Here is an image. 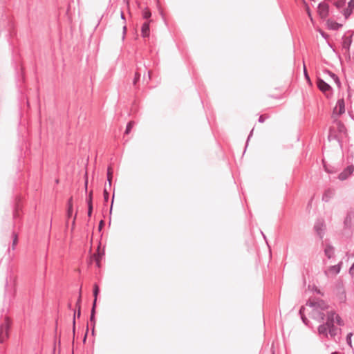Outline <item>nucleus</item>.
Instances as JSON below:
<instances>
[{
    "label": "nucleus",
    "mask_w": 354,
    "mask_h": 354,
    "mask_svg": "<svg viewBox=\"0 0 354 354\" xmlns=\"http://www.w3.org/2000/svg\"><path fill=\"white\" fill-rule=\"evenodd\" d=\"M306 305L313 308L315 311H317V318L319 322H324L325 319V314L319 310H324L328 308L329 306L325 301L320 299H317L316 301L309 299L307 301Z\"/></svg>",
    "instance_id": "1"
},
{
    "label": "nucleus",
    "mask_w": 354,
    "mask_h": 354,
    "mask_svg": "<svg viewBox=\"0 0 354 354\" xmlns=\"http://www.w3.org/2000/svg\"><path fill=\"white\" fill-rule=\"evenodd\" d=\"M91 246L90 245V265L92 263L93 259H94L96 266L100 267V261L104 255V245H97L96 253L94 254L93 257L91 255Z\"/></svg>",
    "instance_id": "2"
},
{
    "label": "nucleus",
    "mask_w": 354,
    "mask_h": 354,
    "mask_svg": "<svg viewBox=\"0 0 354 354\" xmlns=\"http://www.w3.org/2000/svg\"><path fill=\"white\" fill-rule=\"evenodd\" d=\"M343 225L344 230L351 231L354 227V208H350L347 211Z\"/></svg>",
    "instance_id": "3"
},
{
    "label": "nucleus",
    "mask_w": 354,
    "mask_h": 354,
    "mask_svg": "<svg viewBox=\"0 0 354 354\" xmlns=\"http://www.w3.org/2000/svg\"><path fill=\"white\" fill-rule=\"evenodd\" d=\"M314 230L317 236L322 239L326 232V225L323 218H318L314 225Z\"/></svg>",
    "instance_id": "4"
},
{
    "label": "nucleus",
    "mask_w": 354,
    "mask_h": 354,
    "mask_svg": "<svg viewBox=\"0 0 354 354\" xmlns=\"http://www.w3.org/2000/svg\"><path fill=\"white\" fill-rule=\"evenodd\" d=\"M317 12L322 20H326L330 14L329 5L326 2H321L318 4Z\"/></svg>",
    "instance_id": "5"
},
{
    "label": "nucleus",
    "mask_w": 354,
    "mask_h": 354,
    "mask_svg": "<svg viewBox=\"0 0 354 354\" xmlns=\"http://www.w3.org/2000/svg\"><path fill=\"white\" fill-rule=\"evenodd\" d=\"M99 293H100V288L97 283H95L93 286V295L94 297V299L93 301V306H92L91 312V315H90V322L93 323V325L95 324L94 314L95 313L97 298V295Z\"/></svg>",
    "instance_id": "6"
},
{
    "label": "nucleus",
    "mask_w": 354,
    "mask_h": 354,
    "mask_svg": "<svg viewBox=\"0 0 354 354\" xmlns=\"http://www.w3.org/2000/svg\"><path fill=\"white\" fill-rule=\"evenodd\" d=\"M73 199H72V198H71L68 202V209H67V213H66V227H68L69 221L71 218H72L71 230H73L74 227L75 219H76V214L74 216H73Z\"/></svg>",
    "instance_id": "7"
},
{
    "label": "nucleus",
    "mask_w": 354,
    "mask_h": 354,
    "mask_svg": "<svg viewBox=\"0 0 354 354\" xmlns=\"http://www.w3.org/2000/svg\"><path fill=\"white\" fill-rule=\"evenodd\" d=\"M353 34H351L350 36H346L344 35L342 37V49L344 50V55H347L350 57V47L353 42Z\"/></svg>",
    "instance_id": "8"
},
{
    "label": "nucleus",
    "mask_w": 354,
    "mask_h": 354,
    "mask_svg": "<svg viewBox=\"0 0 354 354\" xmlns=\"http://www.w3.org/2000/svg\"><path fill=\"white\" fill-rule=\"evenodd\" d=\"M337 296L341 302H345L346 300V291L342 282H338L335 286Z\"/></svg>",
    "instance_id": "9"
},
{
    "label": "nucleus",
    "mask_w": 354,
    "mask_h": 354,
    "mask_svg": "<svg viewBox=\"0 0 354 354\" xmlns=\"http://www.w3.org/2000/svg\"><path fill=\"white\" fill-rule=\"evenodd\" d=\"M317 85L318 88L325 94L326 92L332 91V87L320 77L317 79Z\"/></svg>",
    "instance_id": "10"
},
{
    "label": "nucleus",
    "mask_w": 354,
    "mask_h": 354,
    "mask_svg": "<svg viewBox=\"0 0 354 354\" xmlns=\"http://www.w3.org/2000/svg\"><path fill=\"white\" fill-rule=\"evenodd\" d=\"M354 171V166L353 165L347 166L338 176L340 180H344L348 178Z\"/></svg>",
    "instance_id": "11"
},
{
    "label": "nucleus",
    "mask_w": 354,
    "mask_h": 354,
    "mask_svg": "<svg viewBox=\"0 0 354 354\" xmlns=\"http://www.w3.org/2000/svg\"><path fill=\"white\" fill-rule=\"evenodd\" d=\"M152 20L149 19V21H145L142 27H141V35L143 38L149 37L150 33V23Z\"/></svg>",
    "instance_id": "12"
},
{
    "label": "nucleus",
    "mask_w": 354,
    "mask_h": 354,
    "mask_svg": "<svg viewBox=\"0 0 354 354\" xmlns=\"http://www.w3.org/2000/svg\"><path fill=\"white\" fill-rule=\"evenodd\" d=\"M326 26L329 30H337L342 27V24H339L331 19H326Z\"/></svg>",
    "instance_id": "13"
},
{
    "label": "nucleus",
    "mask_w": 354,
    "mask_h": 354,
    "mask_svg": "<svg viewBox=\"0 0 354 354\" xmlns=\"http://www.w3.org/2000/svg\"><path fill=\"white\" fill-rule=\"evenodd\" d=\"M338 109L337 115H341L345 112V102L343 98L339 99L337 102V105L334 109V112Z\"/></svg>",
    "instance_id": "14"
},
{
    "label": "nucleus",
    "mask_w": 354,
    "mask_h": 354,
    "mask_svg": "<svg viewBox=\"0 0 354 354\" xmlns=\"http://www.w3.org/2000/svg\"><path fill=\"white\" fill-rule=\"evenodd\" d=\"M8 337V325L5 324L0 328V342H3Z\"/></svg>",
    "instance_id": "15"
},
{
    "label": "nucleus",
    "mask_w": 354,
    "mask_h": 354,
    "mask_svg": "<svg viewBox=\"0 0 354 354\" xmlns=\"http://www.w3.org/2000/svg\"><path fill=\"white\" fill-rule=\"evenodd\" d=\"M323 72H324V73L328 75L334 80V82L337 84V87L340 88L341 82L339 80V78L338 77V76L336 74H335L334 73H333L332 71H330L328 69H324L323 71Z\"/></svg>",
    "instance_id": "16"
},
{
    "label": "nucleus",
    "mask_w": 354,
    "mask_h": 354,
    "mask_svg": "<svg viewBox=\"0 0 354 354\" xmlns=\"http://www.w3.org/2000/svg\"><path fill=\"white\" fill-rule=\"evenodd\" d=\"M335 318V313L334 311H330L327 313V319L326 322V324L327 327L333 326L334 325Z\"/></svg>",
    "instance_id": "17"
},
{
    "label": "nucleus",
    "mask_w": 354,
    "mask_h": 354,
    "mask_svg": "<svg viewBox=\"0 0 354 354\" xmlns=\"http://www.w3.org/2000/svg\"><path fill=\"white\" fill-rule=\"evenodd\" d=\"M324 254L328 259H331L335 256V248L331 245H327L324 249Z\"/></svg>",
    "instance_id": "18"
},
{
    "label": "nucleus",
    "mask_w": 354,
    "mask_h": 354,
    "mask_svg": "<svg viewBox=\"0 0 354 354\" xmlns=\"http://www.w3.org/2000/svg\"><path fill=\"white\" fill-rule=\"evenodd\" d=\"M333 190L328 189L326 190L325 192L324 193L322 196V201H324V202H328L330 200V198L333 197Z\"/></svg>",
    "instance_id": "19"
},
{
    "label": "nucleus",
    "mask_w": 354,
    "mask_h": 354,
    "mask_svg": "<svg viewBox=\"0 0 354 354\" xmlns=\"http://www.w3.org/2000/svg\"><path fill=\"white\" fill-rule=\"evenodd\" d=\"M328 328L326 324H320L318 327V332L320 335H323L325 337L328 336Z\"/></svg>",
    "instance_id": "20"
},
{
    "label": "nucleus",
    "mask_w": 354,
    "mask_h": 354,
    "mask_svg": "<svg viewBox=\"0 0 354 354\" xmlns=\"http://www.w3.org/2000/svg\"><path fill=\"white\" fill-rule=\"evenodd\" d=\"M342 265V261H340L338 264L330 266L329 268V271L337 274L340 272Z\"/></svg>",
    "instance_id": "21"
},
{
    "label": "nucleus",
    "mask_w": 354,
    "mask_h": 354,
    "mask_svg": "<svg viewBox=\"0 0 354 354\" xmlns=\"http://www.w3.org/2000/svg\"><path fill=\"white\" fill-rule=\"evenodd\" d=\"M142 16L143 19L149 21L148 19H149V18L151 16V12L150 10L148 8H144L142 11Z\"/></svg>",
    "instance_id": "22"
},
{
    "label": "nucleus",
    "mask_w": 354,
    "mask_h": 354,
    "mask_svg": "<svg viewBox=\"0 0 354 354\" xmlns=\"http://www.w3.org/2000/svg\"><path fill=\"white\" fill-rule=\"evenodd\" d=\"M328 333L331 337H335L337 334V331L340 329L337 327H335V326L328 327Z\"/></svg>",
    "instance_id": "23"
},
{
    "label": "nucleus",
    "mask_w": 354,
    "mask_h": 354,
    "mask_svg": "<svg viewBox=\"0 0 354 354\" xmlns=\"http://www.w3.org/2000/svg\"><path fill=\"white\" fill-rule=\"evenodd\" d=\"M333 4L337 8L340 9L343 8L345 6V1L344 0H334Z\"/></svg>",
    "instance_id": "24"
},
{
    "label": "nucleus",
    "mask_w": 354,
    "mask_h": 354,
    "mask_svg": "<svg viewBox=\"0 0 354 354\" xmlns=\"http://www.w3.org/2000/svg\"><path fill=\"white\" fill-rule=\"evenodd\" d=\"M337 130L340 133H346L347 131L346 126L341 121L337 122Z\"/></svg>",
    "instance_id": "25"
},
{
    "label": "nucleus",
    "mask_w": 354,
    "mask_h": 354,
    "mask_svg": "<svg viewBox=\"0 0 354 354\" xmlns=\"http://www.w3.org/2000/svg\"><path fill=\"white\" fill-rule=\"evenodd\" d=\"M133 126H134V122L133 121H129L127 123V126H126V129H125V131H124V134L125 135H128L131 132V129H132Z\"/></svg>",
    "instance_id": "26"
},
{
    "label": "nucleus",
    "mask_w": 354,
    "mask_h": 354,
    "mask_svg": "<svg viewBox=\"0 0 354 354\" xmlns=\"http://www.w3.org/2000/svg\"><path fill=\"white\" fill-rule=\"evenodd\" d=\"M352 12H353V9H351L348 7L343 10L342 13L344 16L345 19H347L349 17V16L351 15Z\"/></svg>",
    "instance_id": "27"
},
{
    "label": "nucleus",
    "mask_w": 354,
    "mask_h": 354,
    "mask_svg": "<svg viewBox=\"0 0 354 354\" xmlns=\"http://www.w3.org/2000/svg\"><path fill=\"white\" fill-rule=\"evenodd\" d=\"M141 77V73L138 71L135 73V76L133 80V84L136 85L137 82L140 80Z\"/></svg>",
    "instance_id": "28"
},
{
    "label": "nucleus",
    "mask_w": 354,
    "mask_h": 354,
    "mask_svg": "<svg viewBox=\"0 0 354 354\" xmlns=\"http://www.w3.org/2000/svg\"><path fill=\"white\" fill-rule=\"evenodd\" d=\"M270 118V115L268 114H262L259 118V122L263 123L266 119H268Z\"/></svg>",
    "instance_id": "29"
},
{
    "label": "nucleus",
    "mask_w": 354,
    "mask_h": 354,
    "mask_svg": "<svg viewBox=\"0 0 354 354\" xmlns=\"http://www.w3.org/2000/svg\"><path fill=\"white\" fill-rule=\"evenodd\" d=\"M353 336V333H349L347 335H346V343L347 344L351 347V348H353L352 346V341H351V337Z\"/></svg>",
    "instance_id": "30"
},
{
    "label": "nucleus",
    "mask_w": 354,
    "mask_h": 354,
    "mask_svg": "<svg viewBox=\"0 0 354 354\" xmlns=\"http://www.w3.org/2000/svg\"><path fill=\"white\" fill-rule=\"evenodd\" d=\"M304 74L305 79L307 80V82L310 84H311V81H310V77L308 74V72H307V70H306V68L305 66H304Z\"/></svg>",
    "instance_id": "31"
},
{
    "label": "nucleus",
    "mask_w": 354,
    "mask_h": 354,
    "mask_svg": "<svg viewBox=\"0 0 354 354\" xmlns=\"http://www.w3.org/2000/svg\"><path fill=\"white\" fill-rule=\"evenodd\" d=\"M335 319H336V323L339 325V326H343L344 325V322L343 320L342 319V318L339 317V315H336L335 314Z\"/></svg>",
    "instance_id": "32"
},
{
    "label": "nucleus",
    "mask_w": 354,
    "mask_h": 354,
    "mask_svg": "<svg viewBox=\"0 0 354 354\" xmlns=\"http://www.w3.org/2000/svg\"><path fill=\"white\" fill-rule=\"evenodd\" d=\"M301 317V319L303 322V323L305 324V325H308V319H307V317L305 316V315L304 314L303 315H300Z\"/></svg>",
    "instance_id": "33"
},
{
    "label": "nucleus",
    "mask_w": 354,
    "mask_h": 354,
    "mask_svg": "<svg viewBox=\"0 0 354 354\" xmlns=\"http://www.w3.org/2000/svg\"><path fill=\"white\" fill-rule=\"evenodd\" d=\"M328 138L330 141L332 140H337L338 139L337 135H335V134L333 135L331 133H330V134L328 135Z\"/></svg>",
    "instance_id": "34"
},
{
    "label": "nucleus",
    "mask_w": 354,
    "mask_h": 354,
    "mask_svg": "<svg viewBox=\"0 0 354 354\" xmlns=\"http://www.w3.org/2000/svg\"><path fill=\"white\" fill-rule=\"evenodd\" d=\"M91 200H92V192L90 191V216H91L92 211H93V205L91 204Z\"/></svg>",
    "instance_id": "35"
},
{
    "label": "nucleus",
    "mask_w": 354,
    "mask_h": 354,
    "mask_svg": "<svg viewBox=\"0 0 354 354\" xmlns=\"http://www.w3.org/2000/svg\"><path fill=\"white\" fill-rule=\"evenodd\" d=\"M348 7L353 9L354 8V0H350L348 3Z\"/></svg>",
    "instance_id": "36"
},
{
    "label": "nucleus",
    "mask_w": 354,
    "mask_h": 354,
    "mask_svg": "<svg viewBox=\"0 0 354 354\" xmlns=\"http://www.w3.org/2000/svg\"><path fill=\"white\" fill-rule=\"evenodd\" d=\"M349 273L351 274V275H353L354 274V263H353V265L351 266V267L349 269Z\"/></svg>",
    "instance_id": "37"
},
{
    "label": "nucleus",
    "mask_w": 354,
    "mask_h": 354,
    "mask_svg": "<svg viewBox=\"0 0 354 354\" xmlns=\"http://www.w3.org/2000/svg\"><path fill=\"white\" fill-rule=\"evenodd\" d=\"M304 310H305L304 306H301L299 311V315H303L304 314Z\"/></svg>",
    "instance_id": "38"
},
{
    "label": "nucleus",
    "mask_w": 354,
    "mask_h": 354,
    "mask_svg": "<svg viewBox=\"0 0 354 354\" xmlns=\"http://www.w3.org/2000/svg\"><path fill=\"white\" fill-rule=\"evenodd\" d=\"M320 34H321V35H322L324 38H325V39L328 38V34H327V33H326V32H324V31H322V30H321V31H320Z\"/></svg>",
    "instance_id": "39"
},
{
    "label": "nucleus",
    "mask_w": 354,
    "mask_h": 354,
    "mask_svg": "<svg viewBox=\"0 0 354 354\" xmlns=\"http://www.w3.org/2000/svg\"><path fill=\"white\" fill-rule=\"evenodd\" d=\"M147 73H148V77H147V84H148L151 79V72L150 71H149L147 72Z\"/></svg>",
    "instance_id": "40"
},
{
    "label": "nucleus",
    "mask_w": 354,
    "mask_h": 354,
    "mask_svg": "<svg viewBox=\"0 0 354 354\" xmlns=\"http://www.w3.org/2000/svg\"><path fill=\"white\" fill-rule=\"evenodd\" d=\"M253 131H254V128H253V129L251 130V131L250 132V134H249V136H248V139H247V142H246L247 144H248V140H249L250 139V138L252 137V133H253Z\"/></svg>",
    "instance_id": "41"
},
{
    "label": "nucleus",
    "mask_w": 354,
    "mask_h": 354,
    "mask_svg": "<svg viewBox=\"0 0 354 354\" xmlns=\"http://www.w3.org/2000/svg\"><path fill=\"white\" fill-rule=\"evenodd\" d=\"M88 325L87 324V325H86V334H85V335H84V339H83L84 343H85V342H86V336H87V331H88Z\"/></svg>",
    "instance_id": "42"
},
{
    "label": "nucleus",
    "mask_w": 354,
    "mask_h": 354,
    "mask_svg": "<svg viewBox=\"0 0 354 354\" xmlns=\"http://www.w3.org/2000/svg\"><path fill=\"white\" fill-rule=\"evenodd\" d=\"M120 16H121V19H123L124 21V22H125L126 21V19H125L124 12L122 11L121 12Z\"/></svg>",
    "instance_id": "43"
},
{
    "label": "nucleus",
    "mask_w": 354,
    "mask_h": 354,
    "mask_svg": "<svg viewBox=\"0 0 354 354\" xmlns=\"http://www.w3.org/2000/svg\"><path fill=\"white\" fill-rule=\"evenodd\" d=\"M126 31H127V26H123V38L124 37V35L126 33Z\"/></svg>",
    "instance_id": "44"
},
{
    "label": "nucleus",
    "mask_w": 354,
    "mask_h": 354,
    "mask_svg": "<svg viewBox=\"0 0 354 354\" xmlns=\"http://www.w3.org/2000/svg\"><path fill=\"white\" fill-rule=\"evenodd\" d=\"M315 290L317 294H320V295H323V294L321 292L320 290H319L317 288H316Z\"/></svg>",
    "instance_id": "45"
},
{
    "label": "nucleus",
    "mask_w": 354,
    "mask_h": 354,
    "mask_svg": "<svg viewBox=\"0 0 354 354\" xmlns=\"http://www.w3.org/2000/svg\"><path fill=\"white\" fill-rule=\"evenodd\" d=\"M103 225H104V221L102 220H101L100 222V224H99V228L100 229Z\"/></svg>",
    "instance_id": "46"
},
{
    "label": "nucleus",
    "mask_w": 354,
    "mask_h": 354,
    "mask_svg": "<svg viewBox=\"0 0 354 354\" xmlns=\"http://www.w3.org/2000/svg\"><path fill=\"white\" fill-rule=\"evenodd\" d=\"M306 10H307V12H308V15L310 17L311 15H310V8H309V7L308 6H307Z\"/></svg>",
    "instance_id": "47"
},
{
    "label": "nucleus",
    "mask_w": 354,
    "mask_h": 354,
    "mask_svg": "<svg viewBox=\"0 0 354 354\" xmlns=\"http://www.w3.org/2000/svg\"><path fill=\"white\" fill-rule=\"evenodd\" d=\"M92 335L94 336L95 335V329H94V326L92 328Z\"/></svg>",
    "instance_id": "48"
},
{
    "label": "nucleus",
    "mask_w": 354,
    "mask_h": 354,
    "mask_svg": "<svg viewBox=\"0 0 354 354\" xmlns=\"http://www.w3.org/2000/svg\"><path fill=\"white\" fill-rule=\"evenodd\" d=\"M267 248H268V250L270 252L271 248H270V244L267 245Z\"/></svg>",
    "instance_id": "49"
},
{
    "label": "nucleus",
    "mask_w": 354,
    "mask_h": 354,
    "mask_svg": "<svg viewBox=\"0 0 354 354\" xmlns=\"http://www.w3.org/2000/svg\"><path fill=\"white\" fill-rule=\"evenodd\" d=\"M107 176H108V180H109V169H108Z\"/></svg>",
    "instance_id": "50"
},
{
    "label": "nucleus",
    "mask_w": 354,
    "mask_h": 354,
    "mask_svg": "<svg viewBox=\"0 0 354 354\" xmlns=\"http://www.w3.org/2000/svg\"><path fill=\"white\" fill-rule=\"evenodd\" d=\"M80 310H78V313H77V316L80 317Z\"/></svg>",
    "instance_id": "51"
},
{
    "label": "nucleus",
    "mask_w": 354,
    "mask_h": 354,
    "mask_svg": "<svg viewBox=\"0 0 354 354\" xmlns=\"http://www.w3.org/2000/svg\"><path fill=\"white\" fill-rule=\"evenodd\" d=\"M98 24H99V21H97V24H96V26H95V28H96L98 26Z\"/></svg>",
    "instance_id": "52"
},
{
    "label": "nucleus",
    "mask_w": 354,
    "mask_h": 354,
    "mask_svg": "<svg viewBox=\"0 0 354 354\" xmlns=\"http://www.w3.org/2000/svg\"><path fill=\"white\" fill-rule=\"evenodd\" d=\"M331 354H338L337 352H332Z\"/></svg>",
    "instance_id": "53"
},
{
    "label": "nucleus",
    "mask_w": 354,
    "mask_h": 354,
    "mask_svg": "<svg viewBox=\"0 0 354 354\" xmlns=\"http://www.w3.org/2000/svg\"><path fill=\"white\" fill-rule=\"evenodd\" d=\"M90 243H93V240H92V239H90Z\"/></svg>",
    "instance_id": "54"
},
{
    "label": "nucleus",
    "mask_w": 354,
    "mask_h": 354,
    "mask_svg": "<svg viewBox=\"0 0 354 354\" xmlns=\"http://www.w3.org/2000/svg\"><path fill=\"white\" fill-rule=\"evenodd\" d=\"M16 241H17V237L15 236V237L14 242H16Z\"/></svg>",
    "instance_id": "55"
},
{
    "label": "nucleus",
    "mask_w": 354,
    "mask_h": 354,
    "mask_svg": "<svg viewBox=\"0 0 354 354\" xmlns=\"http://www.w3.org/2000/svg\"><path fill=\"white\" fill-rule=\"evenodd\" d=\"M264 239H265L266 243H268V241L266 240V236H264Z\"/></svg>",
    "instance_id": "56"
},
{
    "label": "nucleus",
    "mask_w": 354,
    "mask_h": 354,
    "mask_svg": "<svg viewBox=\"0 0 354 354\" xmlns=\"http://www.w3.org/2000/svg\"><path fill=\"white\" fill-rule=\"evenodd\" d=\"M85 184H86V187L87 186V180H86Z\"/></svg>",
    "instance_id": "57"
}]
</instances>
